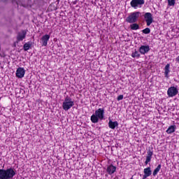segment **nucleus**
I'll list each match as a JSON object with an SVG mask.
<instances>
[{"label": "nucleus", "instance_id": "nucleus-1", "mask_svg": "<svg viewBox=\"0 0 179 179\" xmlns=\"http://www.w3.org/2000/svg\"><path fill=\"white\" fill-rule=\"evenodd\" d=\"M16 176V171L13 168L0 169V179H11Z\"/></svg>", "mask_w": 179, "mask_h": 179}, {"label": "nucleus", "instance_id": "nucleus-2", "mask_svg": "<svg viewBox=\"0 0 179 179\" xmlns=\"http://www.w3.org/2000/svg\"><path fill=\"white\" fill-rule=\"evenodd\" d=\"M73 106H75V102L72 101L71 97L67 96L62 103L63 110H64V111H68V110H71Z\"/></svg>", "mask_w": 179, "mask_h": 179}, {"label": "nucleus", "instance_id": "nucleus-3", "mask_svg": "<svg viewBox=\"0 0 179 179\" xmlns=\"http://www.w3.org/2000/svg\"><path fill=\"white\" fill-rule=\"evenodd\" d=\"M139 16H141V12L139 11L131 13L126 18V22H127V23H136L138 19H139Z\"/></svg>", "mask_w": 179, "mask_h": 179}, {"label": "nucleus", "instance_id": "nucleus-4", "mask_svg": "<svg viewBox=\"0 0 179 179\" xmlns=\"http://www.w3.org/2000/svg\"><path fill=\"white\" fill-rule=\"evenodd\" d=\"M131 8L137 9V8H142V5H145V0H131L130 2Z\"/></svg>", "mask_w": 179, "mask_h": 179}, {"label": "nucleus", "instance_id": "nucleus-5", "mask_svg": "<svg viewBox=\"0 0 179 179\" xmlns=\"http://www.w3.org/2000/svg\"><path fill=\"white\" fill-rule=\"evenodd\" d=\"M169 97H174L178 94V89L176 87H171L167 90Z\"/></svg>", "mask_w": 179, "mask_h": 179}, {"label": "nucleus", "instance_id": "nucleus-6", "mask_svg": "<svg viewBox=\"0 0 179 179\" xmlns=\"http://www.w3.org/2000/svg\"><path fill=\"white\" fill-rule=\"evenodd\" d=\"M144 19L145 20L147 26H150L153 22V16L150 13H145L144 14Z\"/></svg>", "mask_w": 179, "mask_h": 179}, {"label": "nucleus", "instance_id": "nucleus-7", "mask_svg": "<svg viewBox=\"0 0 179 179\" xmlns=\"http://www.w3.org/2000/svg\"><path fill=\"white\" fill-rule=\"evenodd\" d=\"M152 156H153V148H152L151 150L149 149L147 151V156L145 158V164L148 165V164H149V163H150V162H152Z\"/></svg>", "mask_w": 179, "mask_h": 179}, {"label": "nucleus", "instance_id": "nucleus-8", "mask_svg": "<svg viewBox=\"0 0 179 179\" xmlns=\"http://www.w3.org/2000/svg\"><path fill=\"white\" fill-rule=\"evenodd\" d=\"M116 171L117 167L113 165V164L108 165L106 168V172L108 173V174H109V176H113V174H114V173H115Z\"/></svg>", "mask_w": 179, "mask_h": 179}, {"label": "nucleus", "instance_id": "nucleus-9", "mask_svg": "<svg viewBox=\"0 0 179 179\" xmlns=\"http://www.w3.org/2000/svg\"><path fill=\"white\" fill-rule=\"evenodd\" d=\"M138 51L143 55H145V54H148V52H149V51H150V46H149V45H141L139 48Z\"/></svg>", "mask_w": 179, "mask_h": 179}, {"label": "nucleus", "instance_id": "nucleus-10", "mask_svg": "<svg viewBox=\"0 0 179 179\" xmlns=\"http://www.w3.org/2000/svg\"><path fill=\"white\" fill-rule=\"evenodd\" d=\"M24 73H26V71H24V69L22 67H19L16 71V77L19 78L20 79H22L24 76Z\"/></svg>", "mask_w": 179, "mask_h": 179}, {"label": "nucleus", "instance_id": "nucleus-11", "mask_svg": "<svg viewBox=\"0 0 179 179\" xmlns=\"http://www.w3.org/2000/svg\"><path fill=\"white\" fill-rule=\"evenodd\" d=\"M26 34H27V31L22 30V33H18L17 36V41H23L26 38Z\"/></svg>", "mask_w": 179, "mask_h": 179}, {"label": "nucleus", "instance_id": "nucleus-12", "mask_svg": "<svg viewBox=\"0 0 179 179\" xmlns=\"http://www.w3.org/2000/svg\"><path fill=\"white\" fill-rule=\"evenodd\" d=\"M95 115L99 117V120L104 119V109L99 108L98 110H95Z\"/></svg>", "mask_w": 179, "mask_h": 179}, {"label": "nucleus", "instance_id": "nucleus-13", "mask_svg": "<svg viewBox=\"0 0 179 179\" xmlns=\"http://www.w3.org/2000/svg\"><path fill=\"white\" fill-rule=\"evenodd\" d=\"M50 35L45 34L42 36L41 38V41H42V46L43 47H47V45L48 44V41L50 40Z\"/></svg>", "mask_w": 179, "mask_h": 179}, {"label": "nucleus", "instance_id": "nucleus-14", "mask_svg": "<svg viewBox=\"0 0 179 179\" xmlns=\"http://www.w3.org/2000/svg\"><path fill=\"white\" fill-rule=\"evenodd\" d=\"M118 125V122L115 121L113 122V120H109L108 122V127L110 128V129H115V127Z\"/></svg>", "mask_w": 179, "mask_h": 179}, {"label": "nucleus", "instance_id": "nucleus-15", "mask_svg": "<svg viewBox=\"0 0 179 179\" xmlns=\"http://www.w3.org/2000/svg\"><path fill=\"white\" fill-rule=\"evenodd\" d=\"M176 128H177L176 125H171L166 131V134H171L176 132Z\"/></svg>", "mask_w": 179, "mask_h": 179}, {"label": "nucleus", "instance_id": "nucleus-16", "mask_svg": "<svg viewBox=\"0 0 179 179\" xmlns=\"http://www.w3.org/2000/svg\"><path fill=\"white\" fill-rule=\"evenodd\" d=\"M169 73H170V64H167L164 68L165 78H169Z\"/></svg>", "mask_w": 179, "mask_h": 179}, {"label": "nucleus", "instance_id": "nucleus-17", "mask_svg": "<svg viewBox=\"0 0 179 179\" xmlns=\"http://www.w3.org/2000/svg\"><path fill=\"white\" fill-rule=\"evenodd\" d=\"M99 120H100L97 115L96 114H93L91 116V122H92V124H97V122H99Z\"/></svg>", "mask_w": 179, "mask_h": 179}, {"label": "nucleus", "instance_id": "nucleus-18", "mask_svg": "<svg viewBox=\"0 0 179 179\" xmlns=\"http://www.w3.org/2000/svg\"><path fill=\"white\" fill-rule=\"evenodd\" d=\"M160 170H162V164H159L157 166V168L153 171L152 176L154 177H156V176H157V173H159V171H160Z\"/></svg>", "mask_w": 179, "mask_h": 179}, {"label": "nucleus", "instance_id": "nucleus-19", "mask_svg": "<svg viewBox=\"0 0 179 179\" xmlns=\"http://www.w3.org/2000/svg\"><path fill=\"white\" fill-rule=\"evenodd\" d=\"M143 173L145 176L150 177V176H152V169L150 167L145 168L144 169Z\"/></svg>", "mask_w": 179, "mask_h": 179}, {"label": "nucleus", "instance_id": "nucleus-20", "mask_svg": "<svg viewBox=\"0 0 179 179\" xmlns=\"http://www.w3.org/2000/svg\"><path fill=\"white\" fill-rule=\"evenodd\" d=\"M130 29L131 30H139V24L137 23H131V24H130Z\"/></svg>", "mask_w": 179, "mask_h": 179}, {"label": "nucleus", "instance_id": "nucleus-21", "mask_svg": "<svg viewBox=\"0 0 179 179\" xmlns=\"http://www.w3.org/2000/svg\"><path fill=\"white\" fill-rule=\"evenodd\" d=\"M31 47V43L27 42L23 45L24 51H29Z\"/></svg>", "mask_w": 179, "mask_h": 179}, {"label": "nucleus", "instance_id": "nucleus-22", "mask_svg": "<svg viewBox=\"0 0 179 179\" xmlns=\"http://www.w3.org/2000/svg\"><path fill=\"white\" fill-rule=\"evenodd\" d=\"M131 57L132 58H141V54L139 52H138V50H135L134 52H132Z\"/></svg>", "mask_w": 179, "mask_h": 179}, {"label": "nucleus", "instance_id": "nucleus-23", "mask_svg": "<svg viewBox=\"0 0 179 179\" xmlns=\"http://www.w3.org/2000/svg\"><path fill=\"white\" fill-rule=\"evenodd\" d=\"M169 6H174L176 5V0H168Z\"/></svg>", "mask_w": 179, "mask_h": 179}, {"label": "nucleus", "instance_id": "nucleus-24", "mask_svg": "<svg viewBox=\"0 0 179 179\" xmlns=\"http://www.w3.org/2000/svg\"><path fill=\"white\" fill-rule=\"evenodd\" d=\"M142 32L143 33V34H149V33H150V28H145L142 30Z\"/></svg>", "mask_w": 179, "mask_h": 179}, {"label": "nucleus", "instance_id": "nucleus-25", "mask_svg": "<svg viewBox=\"0 0 179 179\" xmlns=\"http://www.w3.org/2000/svg\"><path fill=\"white\" fill-rule=\"evenodd\" d=\"M123 99H124V95L120 94L117 96V101H121V100H122Z\"/></svg>", "mask_w": 179, "mask_h": 179}, {"label": "nucleus", "instance_id": "nucleus-26", "mask_svg": "<svg viewBox=\"0 0 179 179\" xmlns=\"http://www.w3.org/2000/svg\"><path fill=\"white\" fill-rule=\"evenodd\" d=\"M148 177H149L148 175H143V178L142 179H146V178H148Z\"/></svg>", "mask_w": 179, "mask_h": 179}, {"label": "nucleus", "instance_id": "nucleus-27", "mask_svg": "<svg viewBox=\"0 0 179 179\" xmlns=\"http://www.w3.org/2000/svg\"><path fill=\"white\" fill-rule=\"evenodd\" d=\"M130 179H134V178H133V177H131Z\"/></svg>", "mask_w": 179, "mask_h": 179}, {"label": "nucleus", "instance_id": "nucleus-28", "mask_svg": "<svg viewBox=\"0 0 179 179\" xmlns=\"http://www.w3.org/2000/svg\"><path fill=\"white\" fill-rule=\"evenodd\" d=\"M0 51H1V47H0Z\"/></svg>", "mask_w": 179, "mask_h": 179}]
</instances>
